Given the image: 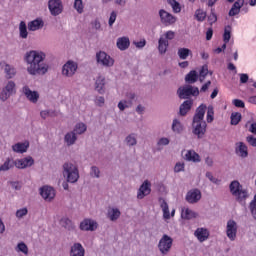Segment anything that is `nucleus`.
I'll return each instance as SVG.
<instances>
[{"mask_svg":"<svg viewBox=\"0 0 256 256\" xmlns=\"http://www.w3.org/2000/svg\"><path fill=\"white\" fill-rule=\"evenodd\" d=\"M45 53L37 50H30L25 53L24 61L29 65L27 71L29 75H45L49 71V65L44 63Z\"/></svg>","mask_w":256,"mask_h":256,"instance_id":"obj_1","label":"nucleus"},{"mask_svg":"<svg viewBox=\"0 0 256 256\" xmlns=\"http://www.w3.org/2000/svg\"><path fill=\"white\" fill-rule=\"evenodd\" d=\"M62 175L67 183H77L79 181V168L71 162H65L62 166Z\"/></svg>","mask_w":256,"mask_h":256,"instance_id":"obj_2","label":"nucleus"},{"mask_svg":"<svg viewBox=\"0 0 256 256\" xmlns=\"http://www.w3.org/2000/svg\"><path fill=\"white\" fill-rule=\"evenodd\" d=\"M229 190L231 195L236 197V201H238V203H242V201H245L249 197L247 190L243 189V185H241L237 180H233L230 183Z\"/></svg>","mask_w":256,"mask_h":256,"instance_id":"obj_3","label":"nucleus"},{"mask_svg":"<svg viewBox=\"0 0 256 256\" xmlns=\"http://www.w3.org/2000/svg\"><path fill=\"white\" fill-rule=\"evenodd\" d=\"M179 99H189V97H199V88L190 84L179 87L177 90Z\"/></svg>","mask_w":256,"mask_h":256,"instance_id":"obj_4","label":"nucleus"},{"mask_svg":"<svg viewBox=\"0 0 256 256\" xmlns=\"http://www.w3.org/2000/svg\"><path fill=\"white\" fill-rule=\"evenodd\" d=\"M173 247V238L171 236L164 234L158 243V249L162 255H167Z\"/></svg>","mask_w":256,"mask_h":256,"instance_id":"obj_5","label":"nucleus"},{"mask_svg":"<svg viewBox=\"0 0 256 256\" xmlns=\"http://www.w3.org/2000/svg\"><path fill=\"white\" fill-rule=\"evenodd\" d=\"M192 128L193 135H196L197 139H203L205 133H207V122L203 120L195 122V120H192Z\"/></svg>","mask_w":256,"mask_h":256,"instance_id":"obj_6","label":"nucleus"},{"mask_svg":"<svg viewBox=\"0 0 256 256\" xmlns=\"http://www.w3.org/2000/svg\"><path fill=\"white\" fill-rule=\"evenodd\" d=\"M96 61L99 65H103V67H113L115 65V60L105 51H99L96 54Z\"/></svg>","mask_w":256,"mask_h":256,"instance_id":"obj_7","label":"nucleus"},{"mask_svg":"<svg viewBox=\"0 0 256 256\" xmlns=\"http://www.w3.org/2000/svg\"><path fill=\"white\" fill-rule=\"evenodd\" d=\"M16 84L10 80L7 82L6 86L2 89V92L0 94L1 101L5 102L9 97L12 95H15L17 93V90L15 89Z\"/></svg>","mask_w":256,"mask_h":256,"instance_id":"obj_8","label":"nucleus"},{"mask_svg":"<svg viewBox=\"0 0 256 256\" xmlns=\"http://www.w3.org/2000/svg\"><path fill=\"white\" fill-rule=\"evenodd\" d=\"M48 9L52 17H57L63 13V1L61 0H49Z\"/></svg>","mask_w":256,"mask_h":256,"instance_id":"obj_9","label":"nucleus"},{"mask_svg":"<svg viewBox=\"0 0 256 256\" xmlns=\"http://www.w3.org/2000/svg\"><path fill=\"white\" fill-rule=\"evenodd\" d=\"M237 222L235 220H228L226 225V235L230 241H235L237 239Z\"/></svg>","mask_w":256,"mask_h":256,"instance_id":"obj_10","label":"nucleus"},{"mask_svg":"<svg viewBox=\"0 0 256 256\" xmlns=\"http://www.w3.org/2000/svg\"><path fill=\"white\" fill-rule=\"evenodd\" d=\"M201 197V190L195 188L187 192L185 200L187 203L195 205V203H199V201H201Z\"/></svg>","mask_w":256,"mask_h":256,"instance_id":"obj_11","label":"nucleus"},{"mask_svg":"<svg viewBox=\"0 0 256 256\" xmlns=\"http://www.w3.org/2000/svg\"><path fill=\"white\" fill-rule=\"evenodd\" d=\"M159 17L161 20V23H163V25H173L174 23H176L177 18L175 16H173L171 13L161 9L159 11Z\"/></svg>","mask_w":256,"mask_h":256,"instance_id":"obj_12","label":"nucleus"},{"mask_svg":"<svg viewBox=\"0 0 256 256\" xmlns=\"http://www.w3.org/2000/svg\"><path fill=\"white\" fill-rule=\"evenodd\" d=\"M33 165H35V160L31 156L15 160L17 169H27V167H33Z\"/></svg>","mask_w":256,"mask_h":256,"instance_id":"obj_13","label":"nucleus"},{"mask_svg":"<svg viewBox=\"0 0 256 256\" xmlns=\"http://www.w3.org/2000/svg\"><path fill=\"white\" fill-rule=\"evenodd\" d=\"M147 195H151V182L149 180H145L141 184L137 193V199H145Z\"/></svg>","mask_w":256,"mask_h":256,"instance_id":"obj_14","label":"nucleus"},{"mask_svg":"<svg viewBox=\"0 0 256 256\" xmlns=\"http://www.w3.org/2000/svg\"><path fill=\"white\" fill-rule=\"evenodd\" d=\"M77 72V64L73 61H68L66 64L62 67V75H65V77H73L75 73Z\"/></svg>","mask_w":256,"mask_h":256,"instance_id":"obj_15","label":"nucleus"},{"mask_svg":"<svg viewBox=\"0 0 256 256\" xmlns=\"http://www.w3.org/2000/svg\"><path fill=\"white\" fill-rule=\"evenodd\" d=\"M22 93L30 103H37V101H39V92L31 90L29 86H24L22 88Z\"/></svg>","mask_w":256,"mask_h":256,"instance_id":"obj_16","label":"nucleus"},{"mask_svg":"<svg viewBox=\"0 0 256 256\" xmlns=\"http://www.w3.org/2000/svg\"><path fill=\"white\" fill-rule=\"evenodd\" d=\"M40 195L45 201H53L55 199V189L50 186H43L40 188Z\"/></svg>","mask_w":256,"mask_h":256,"instance_id":"obj_17","label":"nucleus"},{"mask_svg":"<svg viewBox=\"0 0 256 256\" xmlns=\"http://www.w3.org/2000/svg\"><path fill=\"white\" fill-rule=\"evenodd\" d=\"M235 153L239 155V157H242V159L249 157L247 145L243 142L236 143Z\"/></svg>","mask_w":256,"mask_h":256,"instance_id":"obj_18","label":"nucleus"},{"mask_svg":"<svg viewBox=\"0 0 256 256\" xmlns=\"http://www.w3.org/2000/svg\"><path fill=\"white\" fill-rule=\"evenodd\" d=\"M207 111V105L201 104L198 108H196V112L193 116L194 122L203 121L205 119V113Z\"/></svg>","mask_w":256,"mask_h":256,"instance_id":"obj_19","label":"nucleus"},{"mask_svg":"<svg viewBox=\"0 0 256 256\" xmlns=\"http://www.w3.org/2000/svg\"><path fill=\"white\" fill-rule=\"evenodd\" d=\"M81 231H95L97 229V223L91 219H85L80 223Z\"/></svg>","mask_w":256,"mask_h":256,"instance_id":"obj_20","label":"nucleus"},{"mask_svg":"<svg viewBox=\"0 0 256 256\" xmlns=\"http://www.w3.org/2000/svg\"><path fill=\"white\" fill-rule=\"evenodd\" d=\"M194 235L197 237L200 243H203L209 239V230L206 228H197L194 232Z\"/></svg>","mask_w":256,"mask_h":256,"instance_id":"obj_21","label":"nucleus"},{"mask_svg":"<svg viewBox=\"0 0 256 256\" xmlns=\"http://www.w3.org/2000/svg\"><path fill=\"white\" fill-rule=\"evenodd\" d=\"M192 107H193V100L189 99L184 101L179 107V115L181 117H185V115L189 113Z\"/></svg>","mask_w":256,"mask_h":256,"instance_id":"obj_22","label":"nucleus"},{"mask_svg":"<svg viewBox=\"0 0 256 256\" xmlns=\"http://www.w3.org/2000/svg\"><path fill=\"white\" fill-rule=\"evenodd\" d=\"M27 149H29V141L18 142L12 145V151H14V153H27Z\"/></svg>","mask_w":256,"mask_h":256,"instance_id":"obj_23","label":"nucleus"},{"mask_svg":"<svg viewBox=\"0 0 256 256\" xmlns=\"http://www.w3.org/2000/svg\"><path fill=\"white\" fill-rule=\"evenodd\" d=\"M70 256H85V248L81 243H74L70 249Z\"/></svg>","mask_w":256,"mask_h":256,"instance_id":"obj_24","label":"nucleus"},{"mask_svg":"<svg viewBox=\"0 0 256 256\" xmlns=\"http://www.w3.org/2000/svg\"><path fill=\"white\" fill-rule=\"evenodd\" d=\"M95 91L100 95L105 93V76H98L95 81Z\"/></svg>","mask_w":256,"mask_h":256,"instance_id":"obj_25","label":"nucleus"},{"mask_svg":"<svg viewBox=\"0 0 256 256\" xmlns=\"http://www.w3.org/2000/svg\"><path fill=\"white\" fill-rule=\"evenodd\" d=\"M44 25L43 19L37 18L28 23V29L29 31H39V29H43Z\"/></svg>","mask_w":256,"mask_h":256,"instance_id":"obj_26","label":"nucleus"},{"mask_svg":"<svg viewBox=\"0 0 256 256\" xmlns=\"http://www.w3.org/2000/svg\"><path fill=\"white\" fill-rule=\"evenodd\" d=\"M184 159L186 161H191L192 163H201V156H199L195 150H188Z\"/></svg>","mask_w":256,"mask_h":256,"instance_id":"obj_27","label":"nucleus"},{"mask_svg":"<svg viewBox=\"0 0 256 256\" xmlns=\"http://www.w3.org/2000/svg\"><path fill=\"white\" fill-rule=\"evenodd\" d=\"M131 45L129 37H120L117 39L116 46L120 51H127V48Z\"/></svg>","mask_w":256,"mask_h":256,"instance_id":"obj_28","label":"nucleus"},{"mask_svg":"<svg viewBox=\"0 0 256 256\" xmlns=\"http://www.w3.org/2000/svg\"><path fill=\"white\" fill-rule=\"evenodd\" d=\"M169 47V40L160 37L158 40V51L160 55H165L167 53V48Z\"/></svg>","mask_w":256,"mask_h":256,"instance_id":"obj_29","label":"nucleus"},{"mask_svg":"<svg viewBox=\"0 0 256 256\" xmlns=\"http://www.w3.org/2000/svg\"><path fill=\"white\" fill-rule=\"evenodd\" d=\"M160 207L163 211V218L164 219H171V213L169 212V204L163 198H159Z\"/></svg>","mask_w":256,"mask_h":256,"instance_id":"obj_30","label":"nucleus"},{"mask_svg":"<svg viewBox=\"0 0 256 256\" xmlns=\"http://www.w3.org/2000/svg\"><path fill=\"white\" fill-rule=\"evenodd\" d=\"M64 141L68 147H71V145H75V142L77 141V134L75 133V131L66 133V135L64 136Z\"/></svg>","mask_w":256,"mask_h":256,"instance_id":"obj_31","label":"nucleus"},{"mask_svg":"<svg viewBox=\"0 0 256 256\" xmlns=\"http://www.w3.org/2000/svg\"><path fill=\"white\" fill-rule=\"evenodd\" d=\"M199 79V74H197V71L191 70L186 76H185V82L188 83V85H193V83H197Z\"/></svg>","mask_w":256,"mask_h":256,"instance_id":"obj_32","label":"nucleus"},{"mask_svg":"<svg viewBox=\"0 0 256 256\" xmlns=\"http://www.w3.org/2000/svg\"><path fill=\"white\" fill-rule=\"evenodd\" d=\"M107 217L110 219V221H117V219L121 217V211L119 208H110L108 209Z\"/></svg>","mask_w":256,"mask_h":256,"instance_id":"obj_33","label":"nucleus"},{"mask_svg":"<svg viewBox=\"0 0 256 256\" xmlns=\"http://www.w3.org/2000/svg\"><path fill=\"white\" fill-rule=\"evenodd\" d=\"M3 65L7 79H13L15 77V68L5 62H0V66L3 67Z\"/></svg>","mask_w":256,"mask_h":256,"instance_id":"obj_34","label":"nucleus"},{"mask_svg":"<svg viewBox=\"0 0 256 256\" xmlns=\"http://www.w3.org/2000/svg\"><path fill=\"white\" fill-rule=\"evenodd\" d=\"M60 225L64 227V229H67V231H75V224L69 218H62Z\"/></svg>","mask_w":256,"mask_h":256,"instance_id":"obj_35","label":"nucleus"},{"mask_svg":"<svg viewBox=\"0 0 256 256\" xmlns=\"http://www.w3.org/2000/svg\"><path fill=\"white\" fill-rule=\"evenodd\" d=\"M181 217L182 219H186L188 221L191 219H196L197 212L187 208L185 211L182 212Z\"/></svg>","mask_w":256,"mask_h":256,"instance_id":"obj_36","label":"nucleus"},{"mask_svg":"<svg viewBox=\"0 0 256 256\" xmlns=\"http://www.w3.org/2000/svg\"><path fill=\"white\" fill-rule=\"evenodd\" d=\"M19 33H20L21 39H27V37L29 36V32H27V24L25 23V21L20 22Z\"/></svg>","mask_w":256,"mask_h":256,"instance_id":"obj_37","label":"nucleus"},{"mask_svg":"<svg viewBox=\"0 0 256 256\" xmlns=\"http://www.w3.org/2000/svg\"><path fill=\"white\" fill-rule=\"evenodd\" d=\"M230 124L231 125H239L241 123V119H243V116L239 112H232L230 116Z\"/></svg>","mask_w":256,"mask_h":256,"instance_id":"obj_38","label":"nucleus"},{"mask_svg":"<svg viewBox=\"0 0 256 256\" xmlns=\"http://www.w3.org/2000/svg\"><path fill=\"white\" fill-rule=\"evenodd\" d=\"M189 55H193V52L189 48H179L178 49V57L182 60L187 59Z\"/></svg>","mask_w":256,"mask_h":256,"instance_id":"obj_39","label":"nucleus"},{"mask_svg":"<svg viewBox=\"0 0 256 256\" xmlns=\"http://www.w3.org/2000/svg\"><path fill=\"white\" fill-rule=\"evenodd\" d=\"M125 143L128 147H135V145H137V137H136L135 133L128 135L125 138Z\"/></svg>","mask_w":256,"mask_h":256,"instance_id":"obj_40","label":"nucleus"},{"mask_svg":"<svg viewBox=\"0 0 256 256\" xmlns=\"http://www.w3.org/2000/svg\"><path fill=\"white\" fill-rule=\"evenodd\" d=\"M15 166V161L7 158V160L0 166V171H9V169H13Z\"/></svg>","mask_w":256,"mask_h":256,"instance_id":"obj_41","label":"nucleus"},{"mask_svg":"<svg viewBox=\"0 0 256 256\" xmlns=\"http://www.w3.org/2000/svg\"><path fill=\"white\" fill-rule=\"evenodd\" d=\"M172 131L174 133H182L183 132V124L178 119H174L172 122Z\"/></svg>","mask_w":256,"mask_h":256,"instance_id":"obj_42","label":"nucleus"},{"mask_svg":"<svg viewBox=\"0 0 256 256\" xmlns=\"http://www.w3.org/2000/svg\"><path fill=\"white\" fill-rule=\"evenodd\" d=\"M73 131L76 135H83V133L87 131V125H85V123H78L75 125V128Z\"/></svg>","mask_w":256,"mask_h":256,"instance_id":"obj_43","label":"nucleus"},{"mask_svg":"<svg viewBox=\"0 0 256 256\" xmlns=\"http://www.w3.org/2000/svg\"><path fill=\"white\" fill-rule=\"evenodd\" d=\"M167 2L171 5L174 13H181V4L177 0H167Z\"/></svg>","mask_w":256,"mask_h":256,"instance_id":"obj_44","label":"nucleus"},{"mask_svg":"<svg viewBox=\"0 0 256 256\" xmlns=\"http://www.w3.org/2000/svg\"><path fill=\"white\" fill-rule=\"evenodd\" d=\"M16 251H20L21 253H24V255L29 254V248L27 247V244H25L24 242L18 243Z\"/></svg>","mask_w":256,"mask_h":256,"instance_id":"obj_45","label":"nucleus"},{"mask_svg":"<svg viewBox=\"0 0 256 256\" xmlns=\"http://www.w3.org/2000/svg\"><path fill=\"white\" fill-rule=\"evenodd\" d=\"M207 109V123H213V119H214V115H215V111L213 109V106H208Z\"/></svg>","mask_w":256,"mask_h":256,"instance_id":"obj_46","label":"nucleus"},{"mask_svg":"<svg viewBox=\"0 0 256 256\" xmlns=\"http://www.w3.org/2000/svg\"><path fill=\"white\" fill-rule=\"evenodd\" d=\"M90 175H91V177H96V179H99V177L101 175V170H99V167H97V166H92Z\"/></svg>","mask_w":256,"mask_h":256,"instance_id":"obj_47","label":"nucleus"},{"mask_svg":"<svg viewBox=\"0 0 256 256\" xmlns=\"http://www.w3.org/2000/svg\"><path fill=\"white\" fill-rule=\"evenodd\" d=\"M74 9H76L78 13H83V0H75Z\"/></svg>","mask_w":256,"mask_h":256,"instance_id":"obj_48","label":"nucleus"},{"mask_svg":"<svg viewBox=\"0 0 256 256\" xmlns=\"http://www.w3.org/2000/svg\"><path fill=\"white\" fill-rule=\"evenodd\" d=\"M208 21L210 22V25H213V23H217V14L215 13V9H211V13L208 16Z\"/></svg>","mask_w":256,"mask_h":256,"instance_id":"obj_49","label":"nucleus"},{"mask_svg":"<svg viewBox=\"0 0 256 256\" xmlns=\"http://www.w3.org/2000/svg\"><path fill=\"white\" fill-rule=\"evenodd\" d=\"M195 17L197 21H205V18L207 17V13L203 12L202 10H197L195 13Z\"/></svg>","mask_w":256,"mask_h":256,"instance_id":"obj_50","label":"nucleus"},{"mask_svg":"<svg viewBox=\"0 0 256 256\" xmlns=\"http://www.w3.org/2000/svg\"><path fill=\"white\" fill-rule=\"evenodd\" d=\"M206 177L211 183H214V185H220L221 183V180L215 178L211 172H206Z\"/></svg>","mask_w":256,"mask_h":256,"instance_id":"obj_51","label":"nucleus"},{"mask_svg":"<svg viewBox=\"0 0 256 256\" xmlns=\"http://www.w3.org/2000/svg\"><path fill=\"white\" fill-rule=\"evenodd\" d=\"M223 41L224 43H229V41H231V30L225 28L223 34Z\"/></svg>","mask_w":256,"mask_h":256,"instance_id":"obj_52","label":"nucleus"},{"mask_svg":"<svg viewBox=\"0 0 256 256\" xmlns=\"http://www.w3.org/2000/svg\"><path fill=\"white\" fill-rule=\"evenodd\" d=\"M181 171H185V163L177 162L174 167V173H181Z\"/></svg>","mask_w":256,"mask_h":256,"instance_id":"obj_53","label":"nucleus"},{"mask_svg":"<svg viewBox=\"0 0 256 256\" xmlns=\"http://www.w3.org/2000/svg\"><path fill=\"white\" fill-rule=\"evenodd\" d=\"M115 21H117V12L112 11L108 21L109 27H113V23H115Z\"/></svg>","mask_w":256,"mask_h":256,"instance_id":"obj_54","label":"nucleus"},{"mask_svg":"<svg viewBox=\"0 0 256 256\" xmlns=\"http://www.w3.org/2000/svg\"><path fill=\"white\" fill-rule=\"evenodd\" d=\"M233 105L235 107H238L240 109H245V102H243V100H240V99H234L232 101Z\"/></svg>","mask_w":256,"mask_h":256,"instance_id":"obj_55","label":"nucleus"},{"mask_svg":"<svg viewBox=\"0 0 256 256\" xmlns=\"http://www.w3.org/2000/svg\"><path fill=\"white\" fill-rule=\"evenodd\" d=\"M207 75H209V68L207 65L202 66L201 70H200V77H203V79H205V77H207Z\"/></svg>","mask_w":256,"mask_h":256,"instance_id":"obj_56","label":"nucleus"},{"mask_svg":"<svg viewBox=\"0 0 256 256\" xmlns=\"http://www.w3.org/2000/svg\"><path fill=\"white\" fill-rule=\"evenodd\" d=\"M27 213H28L27 208H22L16 211V217H18V219H22V217H25V215H27Z\"/></svg>","mask_w":256,"mask_h":256,"instance_id":"obj_57","label":"nucleus"},{"mask_svg":"<svg viewBox=\"0 0 256 256\" xmlns=\"http://www.w3.org/2000/svg\"><path fill=\"white\" fill-rule=\"evenodd\" d=\"M240 11L241 10H239L237 7H234L232 5V8L229 10L228 15H229V17H235V15H239Z\"/></svg>","mask_w":256,"mask_h":256,"instance_id":"obj_58","label":"nucleus"},{"mask_svg":"<svg viewBox=\"0 0 256 256\" xmlns=\"http://www.w3.org/2000/svg\"><path fill=\"white\" fill-rule=\"evenodd\" d=\"M247 143L251 145V147H256V138L253 135H250L246 138Z\"/></svg>","mask_w":256,"mask_h":256,"instance_id":"obj_59","label":"nucleus"},{"mask_svg":"<svg viewBox=\"0 0 256 256\" xmlns=\"http://www.w3.org/2000/svg\"><path fill=\"white\" fill-rule=\"evenodd\" d=\"M133 45H135V47H137V49H143V47H145V45H147V41L146 40H142L139 42H133Z\"/></svg>","mask_w":256,"mask_h":256,"instance_id":"obj_60","label":"nucleus"},{"mask_svg":"<svg viewBox=\"0 0 256 256\" xmlns=\"http://www.w3.org/2000/svg\"><path fill=\"white\" fill-rule=\"evenodd\" d=\"M91 25L96 31H101V22L99 20L96 19L91 23Z\"/></svg>","mask_w":256,"mask_h":256,"instance_id":"obj_61","label":"nucleus"},{"mask_svg":"<svg viewBox=\"0 0 256 256\" xmlns=\"http://www.w3.org/2000/svg\"><path fill=\"white\" fill-rule=\"evenodd\" d=\"M129 107V105H127V101H120L118 103V109H120V111H125V109H127Z\"/></svg>","mask_w":256,"mask_h":256,"instance_id":"obj_62","label":"nucleus"},{"mask_svg":"<svg viewBox=\"0 0 256 256\" xmlns=\"http://www.w3.org/2000/svg\"><path fill=\"white\" fill-rule=\"evenodd\" d=\"M169 138H160L157 145H169Z\"/></svg>","mask_w":256,"mask_h":256,"instance_id":"obj_63","label":"nucleus"},{"mask_svg":"<svg viewBox=\"0 0 256 256\" xmlns=\"http://www.w3.org/2000/svg\"><path fill=\"white\" fill-rule=\"evenodd\" d=\"M250 211L252 213V216L254 219H256V205L255 204H250Z\"/></svg>","mask_w":256,"mask_h":256,"instance_id":"obj_64","label":"nucleus"}]
</instances>
